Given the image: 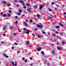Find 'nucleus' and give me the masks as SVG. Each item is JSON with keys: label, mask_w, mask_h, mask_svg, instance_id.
Returning a JSON list of instances; mask_svg holds the SVG:
<instances>
[{"label": "nucleus", "mask_w": 66, "mask_h": 66, "mask_svg": "<svg viewBox=\"0 0 66 66\" xmlns=\"http://www.w3.org/2000/svg\"><path fill=\"white\" fill-rule=\"evenodd\" d=\"M43 8V6L42 5H40L39 7V10L40 11H42V9Z\"/></svg>", "instance_id": "nucleus-1"}, {"label": "nucleus", "mask_w": 66, "mask_h": 66, "mask_svg": "<svg viewBox=\"0 0 66 66\" xmlns=\"http://www.w3.org/2000/svg\"><path fill=\"white\" fill-rule=\"evenodd\" d=\"M40 24H41V26H40V25L39 24H38V25H37V27H38V28H40V27L41 28H43V26H42V25H43V24L40 23Z\"/></svg>", "instance_id": "nucleus-2"}, {"label": "nucleus", "mask_w": 66, "mask_h": 66, "mask_svg": "<svg viewBox=\"0 0 66 66\" xmlns=\"http://www.w3.org/2000/svg\"><path fill=\"white\" fill-rule=\"evenodd\" d=\"M41 49H42V48L40 47H38L36 50L37 51H40L41 50Z\"/></svg>", "instance_id": "nucleus-3"}, {"label": "nucleus", "mask_w": 66, "mask_h": 66, "mask_svg": "<svg viewBox=\"0 0 66 66\" xmlns=\"http://www.w3.org/2000/svg\"><path fill=\"white\" fill-rule=\"evenodd\" d=\"M21 2L22 3V4L23 6H24L25 5V4L23 3V1H21Z\"/></svg>", "instance_id": "nucleus-4"}, {"label": "nucleus", "mask_w": 66, "mask_h": 66, "mask_svg": "<svg viewBox=\"0 0 66 66\" xmlns=\"http://www.w3.org/2000/svg\"><path fill=\"white\" fill-rule=\"evenodd\" d=\"M17 15L19 16H20V15H21V13L20 12H18L17 13Z\"/></svg>", "instance_id": "nucleus-5"}, {"label": "nucleus", "mask_w": 66, "mask_h": 66, "mask_svg": "<svg viewBox=\"0 0 66 66\" xmlns=\"http://www.w3.org/2000/svg\"><path fill=\"white\" fill-rule=\"evenodd\" d=\"M27 11L29 12H31V8H29L27 9Z\"/></svg>", "instance_id": "nucleus-6"}, {"label": "nucleus", "mask_w": 66, "mask_h": 66, "mask_svg": "<svg viewBox=\"0 0 66 66\" xmlns=\"http://www.w3.org/2000/svg\"><path fill=\"white\" fill-rule=\"evenodd\" d=\"M29 44H30V43L29 42H28L27 41H26V45H29Z\"/></svg>", "instance_id": "nucleus-7"}, {"label": "nucleus", "mask_w": 66, "mask_h": 66, "mask_svg": "<svg viewBox=\"0 0 66 66\" xmlns=\"http://www.w3.org/2000/svg\"><path fill=\"white\" fill-rule=\"evenodd\" d=\"M24 24L25 25V26H26V27L28 26V25L27 24V22H24Z\"/></svg>", "instance_id": "nucleus-8"}, {"label": "nucleus", "mask_w": 66, "mask_h": 66, "mask_svg": "<svg viewBox=\"0 0 66 66\" xmlns=\"http://www.w3.org/2000/svg\"><path fill=\"white\" fill-rule=\"evenodd\" d=\"M3 17H6V14L5 13L3 14Z\"/></svg>", "instance_id": "nucleus-9"}, {"label": "nucleus", "mask_w": 66, "mask_h": 66, "mask_svg": "<svg viewBox=\"0 0 66 66\" xmlns=\"http://www.w3.org/2000/svg\"><path fill=\"white\" fill-rule=\"evenodd\" d=\"M52 17H53V16H52V15H51V16L50 17H49L48 18H49L50 19H51Z\"/></svg>", "instance_id": "nucleus-10"}, {"label": "nucleus", "mask_w": 66, "mask_h": 66, "mask_svg": "<svg viewBox=\"0 0 66 66\" xmlns=\"http://www.w3.org/2000/svg\"><path fill=\"white\" fill-rule=\"evenodd\" d=\"M26 31L27 32H28V34H29V32H30V30L29 29L27 30Z\"/></svg>", "instance_id": "nucleus-11"}, {"label": "nucleus", "mask_w": 66, "mask_h": 66, "mask_svg": "<svg viewBox=\"0 0 66 66\" xmlns=\"http://www.w3.org/2000/svg\"><path fill=\"white\" fill-rule=\"evenodd\" d=\"M11 64H12V65H13V66H14V65H15L14 62H11Z\"/></svg>", "instance_id": "nucleus-12"}, {"label": "nucleus", "mask_w": 66, "mask_h": 66, "mask_svg": "<svg viewBox=\"0 0 66 66\" xmlns=\"http://www.w3.org/2000/svg\"><path fill=\"white\" fill-rule=\"evenodd\" d=\"M52 53L53 54L54 53H55V51H54V50H52Z\"/></svg>", "instance_id": "nucleus-13"}, {"label": "nucleus", "mask_w": 66, "mask_h": 66, "mask_svg": "<svg viewBox=\"0 0 66 66\" xmlns=\"http://www.w3.org/2000/svg\"><path fill=\"white\" fill-rule=\"evenodd\" d=\"M18 11L19 13H21L22 12V10L21 9H19L18 10Z\"/></svg>", "instance_id": "nucleus-14"}, {"label": "nucleus", "mask_w": 66, "mask_h": 66, "mask_svg": "<svg viewBox=\"0 0 66 66\" xmlns=\"http://www.w3.org/2000/svg\"><path fill=\"white\" fill-rule=\"evenodd\" d=\"M41 54H43V55H44L45 54V53L43 52V51H42L41 52Z\"/></svg>", "instance_id": "nucleus-15"}, {"label": "nucleus", "mask_w": 66, "mask_h": 66, "mask_svg": "<svg viewBox=\"0 0 66 66\" xmlns=\"http://www.w3.org/2000/svg\"><path fill=\"white\" fill-rule=\"evenodd\" d=\"M7 5L8 6H11V4L10 3H8L7 4Z\"/></svg>", "instance_id": "nucleus-16"}, {"label": "nucleus", "mask_w": 66, "mask_h": 66, "mask_svg": "<svg viewBox=\"0 0 66 66\" xmlns=\"http://www.w3.org/2000/svg\"><path fill=\"white\" fill-rule=\"evenodd\" d=\"M7 15L9 17H10L11 16V13H9L7 14Z\"/></svg>", "instance_id": "nucleus-17"}, {"label": "nucleus", "mask_w": 66, "mask_h": 66, "mask_svg": "<svg viewBox=\"0 0 66 66\" xmlns=\"http://www.w3.org/2000/svg\"><path fill=\"white\" fill-rule=\"evenodd\" d=\"M57 48L59 50H61V47L59 46H58L57 47Z\"/></svg>", "instance_id": "nucleus-18"}, {"label": "nucleus", "mask_w": 66, "mask_h": 66, "mask_svg": "<svg viewBox=\"0 0 66 66\" xmlns=\"http://www.w3.org/2000/svg\"><path fill=\"white\" fill-rule=\"evenodd\" d=\"M60 26H56V29H58V28H60Z\"/></svg>", "instance_id": "nucleus-19"}, {"label": "nucleus", "mask_w": 66, "mask_h": 66, "mask_svg": "<svg viewBox=\"0 0 66 66\" xmlns=\"http://www.w3.org/2000/svg\"><path fill=\"white\" fill-rule=\"evenodd\" d=\"M59 25H60V26H64V25L62 23L59 24Z\"/></svg>", "instance_id": "nucleus-20"}, {"label": "nucleus", "mask_w": 66, "mask_h": 66, "mask_svg": "<svg viewBox=\"0 0 66 66\" xmlns=\"http://www.w3.org/2000/svg\"><path fill=\"white\" fill-rule=\"evenodd\" d=\"M64 43H65V41H62V45H64Z\"/></svg>", "instance_id": "nucleus-21"}, {"label": "nucleus", "mask_w": 66, "mask_h": 66, "mask_svg": "<svg viewBox=\"0 0 66 66\" xmlns=\"http://www.w3.org/2000/svg\"><path fill=\"white\" fill-rule=\"evenodd\" d=\"M3 3H4V4H6V2H5V1H3Z\"/></svg>", "instance_id": "nucleus-22"}, {"label": "nucleus", "mask_w": 66, "mask_h": 66, "mask_svg": "<svg viewBox=\"0 0 66 66\" xmlns=\"http://www.w3.org/2000/svg\"><path fill=\"white\" fill-rule=\"evenodd\" d=\"M15 23L16 24H17V23H18V21H16L15 22Z\"/></svg>", "instance_id": "nucleus-23"}, {"label": "nucleus", "mask_w": 66, "mask_h": 66, "mask_svg": "<svg viewBox=\"0 0 66 66\" xmlns=\"http://www.w3.org/2000/svg\"><path fill=\"white\" fill-rule=\"evenodd\" d=\"M48 10H49V11H50V12H52V10H51V9H48Z\"/></svg>", "instance_id": "nucleus-24"}, {"label": "nucleus", "mask_w": 66, "mask_h": 66, "mask_svg": "<svg viewBox=\"0 0 66 66\" xmlns=\"http://www.w3.org/2000/svg\"><path fill=\"white\" fill-rule=\"evenodd\" d=\"M42 32L43 34H46V32H45L44 31H42Z\"/></svg>", "instance_id": "nucleus-25"}, {"label": "nucleus", "mask_w": 66, "mask_h": 66, "mask_svg": "<svg viewBox=\"0 0 66 66\" xmlns=\"http://www.w3.org/2000/svg\"><path fill=\"white\" fill-rule=\"evenodd\" d=\"M37 17H40V15L39 14L37 15Z\"/></svg>", "instance_id": "nucleus-26"}, {"label": "nucleus", "mask_w": 66, "mask_h": 66, "mask_svg": "<svg viewBox=\"0 0 66 66\" xmlns=\"http://www.w3.org/2000/svg\"><path fill=\"white\" fill-rule=\"evenodd\" d=\"M38 37L39 38H40V37H41V35H38Z\"/></svg>", "instance_id": "nucleus-27"}, {"label": "nucleus", "mask_w": 66, "mask_h": 66, "mask_svg": "<svg viewBox=\"0 0 66 66\" xmlns=\"http://www.w3.org/2000/svg\"><path fill=\"white\" fill-rule=\"evenodd\" d=\"M34 7H35V8H37V6H36V5H34Z\"/></svg>", "instance_id": "nucleus-28"}, {"label": "nucleus", "mask_w": 66, "mask_h": 66, "mask_svg": "<svg viewBox=\"0 0 66 66\" xmlns=\"http://www.w3.org/2000/svg\"><path fill=\"white\" fill-rule=\"evenodd\" d=\"M4 57H5L6 56V54H4Z\"/></svg>", "instance_id": "nucleus-29"}, {"label": "nucleus", "mask_w": 66, "mask_h": 66, "mask_svg": "<svg viewBox=\"0 0 66 66\" xmlns=\"http://www.w3.org/2000/svg\"><path fill=\"white\" fill-rule=\"evenodd\" d=\"M27 8V7L26 6H24V7H23V9H26Z\"/></svg>", "instance_id": "nucleus-30"}, {"label": "nucleus", "mask_w": 66, "mask_h": 66, "mask_svg": "<svg viewBox=\"0 0 66 66\" xmlns=\"http://www.w3.org/2000/svg\"><path fill=\"white\" fill-rule=\"evenodd\" d=\"M6 29V27H4L3 28V30H5Z\"/></svg>", "instance_id": "nucleus-31"}, {"label": "nucleus", "mask_w": 66, "mask_h": 66, "mask_svg": "<svg viewBox=\"0 0 66 66\" xmlns=\"http://www.w3.org/2000/svg\"><path fill=\"white\" fill-rule=\"evenodd\" d=\"M16 6L17 7H19V5L18 4L16 5Z\"/></svg>", "instance_id": "nucleus-32"}, {"label": "nucleus", "mask_w": 66, "mask_h": 66, "mask_svg": "<svg viewBox=\"0 0 66 66\" xmlns=\"http://www.w3.org/2000/svg\"><path fill=\"white\" fill-rule=\"evenodd\" d=\"M30 22H32V20H30Z\"/></svg>", "instance_id": "nucleus-33"}, {"label": "nucleus", "mask_w": 66, "mask_h": 66, "mask_svg": "<svg viewBox=\"0 0 66 66\" xmlns=\"http://www.w3.org/2000/svg\"><path fill=\"white\" fill-rule=\"evenodd\" d=\"M9 13H12V11H11V10H9Z\"/></svg>", "instance_id": "nucleus-34"}, {"label": "nucleus", "mask_w": 66, "mask_h": 66, "mask_svg": "<svg viewBox=\"0 0 66 66\" xmlns=\"http://www.w3.org/2000/svg\"><path fill=\"white\" fill-rule=\"evenodd\" d=\"M15 18H18V16H16L15 17Z\"/></svg>", "instance_id": "nucleus-35"}, {"label": "nucleus", "mask_w": 66, "mask_h": 66, "mask_svg": "<svg viewBox=\"0 0 66 66\" xmlns=\"http://www.w3.org/2000/svg\"><path fill=\"white\" fill-rule=\"evenodd\" d=\"M23 30H24V31H26V28H24L23 29Z\"/></svg>", "instance_id": "nucleus-36"}, {"label": "nucleus", "mask_w": 66, "mask_h": 66, "mask_svg": "<svg viewBox=\"0 0 66 66\" xmlns=\"http://www.w3.org/2000/svg\"><path fill=\"white\" fill-rule=\"evenodd\" d=\"M29 4H26V6H29Z\"/></svg>", "instance_id": "nucleus-37"}, {"label": "nucleus", "mask_w": 66, "mask_h": 66, "mask_svg": "<svg viewBox=\"0 0 66 66\" xmlns=\"http://www.w3.org/2000/svg\"><path fill=\"white\" fill-rule=\"evenodd\" d=\"M60 35H62L63 33H62V32H60Z\"/></svg>", "instance_id": "nucleus-38"}, {"label": "nucleus", "mask_w": 66, "mask_h": 66, "mask_svg": "<svg viewBox=\"0 0 66 66\" xmlns=\"http://www.w3.org/2000/svg\"><path fill=\"white\" fill-rule=\"evenodd\" d=\"M6 58H7V57H9V56H6L5 57Z\"/></svg>", "instance_id": "nucleus-39"}, {"label": "nucleus", "mask_w": 66, "mask_h": 66, "mask_svg": "<svg viewBox=\"0 0 66 66\" xmlns=\"http://www.w3.org/2000/svg\"><path fill=\"white\" fill-rule=\"evenodd\" d=\"M52 5H54V2H53L52 3Z\"/></svg>", "instance_id": "nucleus-40"}, {"label": "nucleus", "mask_w": 66, "mask_h": 66, "mask_svg": "<svg viewBox=\"0 0 66 66\" xmlns=\"http://www.w3.org/2000/svg\"><path fill=\"white\" fill-rule=\"evenodd\" d=\"M50 65V64L49 63H47V65Z\"/></svg>", "instance_id": "nucleus-41"}, {"label": "nucleus", "mask_w": 66, "mask_h": 66, "mask_svg": "<svg viewBox=\"0 0 66 66\" xmlns=\"http://www.w3.org/2000/svg\"><path fill=\"white\" fill-rule=\"evenodd\" d=\"M32 36H34L35 35V34H33L32 35Z\"/></svg>", "instance_id": "nucleus-42"}, {"label": "nucleus", "mask_w": 66, "mask_h": 66, "mask_svg": "<svg viewBox=\"0 0 66 66\" xmlns=\"http://www.w3.org/2000/svg\"><path fill=\"white\" fill-rule=\"evenodd\" d=\"M20 51H17V53H20Z\"/></svg>", "instance_id": "nucleus-43"}, {"label": "nucleus", "mask_w": 66, "mask_h": 66, "mask_svg": "<svg viewBox=\"0 0 66 66\" xmlns=\"http://www.w3.org/2000/svg\"><path fill=\"white\" fill-rule=\"evenodd\" d=\"M3 13L2 12H1V15H3Z\"/></svg>", "instance_id": "nucleus-44"}, {"label": "nucleus", "mask_w": 66, "mask_h": 66, "mask_svg": "<svg viewBox=\"0 0 66 66\" xmlns=\"http://www.w3.org/2000/svg\"><path fill=\"white\" fill-rule=\"evenodd\" d=\"M25 62H27V60H26L24 61Z\"/></svg>", "instance_id": "nucleus-45"}, {"label": "nucleus", "mask_w": 66, "mask_h": 66, "mask_svg": "<svg viewBox=\"0 0 66 66\" xmlns=\"http://www.w3.org/2000/svg\"><path fill=\"white\" fill-rule=\"evenodd\" d=\"M30 59L31 60H32V58L31 57H30Z\"/></svg>", "instance_id": "nucleus-46"}, {"label": "nucleus", "mask_w": 66, "mask_h": 66, "mask_svg": "<svg viewBox=\"0 0 66 66\" xmlns=\"http://www.w3.org/2000/svg\"><path fill=\"white\" fill-rule=\"evenodd\" d=\"M1 44H3V43H4V42H1Z\"/></svg>", "instance_id": "nucleus-47"}, {"label": "nucleus", "mask_w": 66, "mask_h": 66, "mask_svg": "<svg viewBox=\"0 0 66 66\" xmlns=\"http://www.w3.org/2000/svg\"><path fill=\"white\" fill-rule=\"evenodd\" d=\"M56 33H57V34H59V32L57 31H56Z\"/></svg>", "instance_id": "nucleus-48"}, {"label": "nucleus", "mask_w": 66, "mask_h": 66, "mask_svg": "<svg viewBox=\"0 0 66 66\" xmlns=\"http://www.w3.org/2000/svg\"><path fill=\"white\" fill-rule=\"evenodd\" d=\"M54 42H56V39H54Z\"/></svg>", "instance_id": "nucleus-49"}, {"label": "nucleus", "mask_w": 66, "mask_h": 66, "mask_svg": "<svg viewBox=\"0 0 66 66\" xmlns=\"http://www.w3.org/2000/svg\"><path fill=\"white\" fill-rule=\"evenodd\" d=\"M3 36H5V34H4L3 35Z\"/></svg>", "instance_id": "nucleus-50"}, {"label": "nucleus", "mask_w": 66, "mask_h": 66, "mask_svg": "<svg viewBox=\"0 0 66 66\" xmlns=\"http://www.w3.org/2000/svg\"><path fill=\"white\" fill-rule=\"evenodd\" d=\"M53 36H56V35L54 34H53Z\"/></svg>", "instance_id": "nucleus-51"}, {"label": "nucleus", "mask_w": 66, "mask_h": 66, "mask_svg": "<svg viewBox=\"0 0 66 66\" xmlns=\"http://www.w3.org/2000/svg\"><path fill=\"white\" fill-rule=\"evenodd\" d=\"M11 28H14V27H13V26H11Z\"/></svg>", "instance_id": "nucleus-52"}, {"label": "nucleus", "mask_w": 66, "mask_h": 66, "mask_svg": "<svg viewBox=\"0 0 66 66\" xmlns=\"http://www.w3.org/2000/svg\"><path fill=\"white\" fill-rule=\"evenodd\" d=\"M22 60H24V57H23L22 58Z\"/></svg>", "instance_id": "nucleus-53"}, {"label": "nucleus", "mask_w": 66, "mask_h": 66, "mask_svg": "<svg viewBox=\"0 0 66 66\" xmlns=\"http://www.w3.org/2000/svg\"><path fill=\"white\" fill-rule=\"evenodd\" d=\"M14 44L15 45H17V43H15Z\"/></svg>", "instance_id": "nucleus-54"}, {"label": "nucleus", "mask_w": 66, "mask_h": 66, "mask_svg": "<svg viewBox=\"0 0 66 66\" xmlns=\"http://www.w3.org/2000/svg\"><path fill=\"white\" fill-rule=\"evenodd\" d=\"M14 48V47H12V49H13Z\"/></svg>", "instance_id": "nucleus-55"}, {"label": "nucleus", "mask_w": 66, "mask_h": 66, "mask_svg": "<svg viewBox=\"0 0 66 66\" xmlns=\"http://www.w3.org/2000/svg\"><path fill=\"white\" fill-rule=\"evenodd\" d=\"M25 33H26V34H27H27H29V33H28V32H25Z\"/></svg>", "instance_id": "nucleus-56"}, {"label": "nucleus", "mask_w": 66, "mask_h": 66, "mask_svg": "<svg viewBox=\"0 0 66 66\" xmlns=\"http://www.w3.org/2000/svg\"><path fill=\"white\" fill-rule=\"evenodd\" d=\"M56 6H57V7H58L59 6V5H56Z\"/></svg>", "instance_id": "nucleus-57"}, {"label": "nucleus", "mask_w": 66, "mask_h": 66, "mask_svg": "<svg viewBox=\"0 0 66 66\" xmlns=\"http://www.w3.org/2000/svg\"><path fill=\"white\" fill-rule=\"evenodd\" d=\"M59 39H60V40H62L61 38H59Z\"/></svg>", "instance_id": "nucleus-58"}, {"label": "nucleus", "mask_w": 66, "mask_h": 66, "mask_svg": "<svg viewBox=\"0 0 66 66\" xmlns=\"http://www.w3.org/2000/svg\"><path fill=\"white\" fill-rule=\"evenodd\" d=\"M19 32H21V30H19Z\"/></svg>", "instance_id": "nucleus-59"}, {"label": "nucleus", "mask_w": 66, "mask_h": 66, "mask_svg": "<svg viewBox=\"0 0 66 66\" xmlns=\"http://www.w3.org/2000/svg\"><path fill=\"white\" fill-rule=\"evenodd\" d=\"M52 30L53 31H55V30L54 29H53Z\"/></svg>", "instance_id": "nucleus-60"}, {"label": "nucleus", "mask_w": 66, "mask_h": 66, "mask_svg": "<svg viewBox=\"0 0 66 66\" xmlns=\"http://www.w3.org/2000/svg\"><path fill=\"white\" fill-rule=\"evenodd\" d=\"M57 9V8H55V11H56V10Z\"/></svg>", "instance_id": "nucleus-61"}, {"label": "nucleus", "mask_w": 66, "mask_h": 66, "mask_svg": "<svg viewBox=\"0 0 66 66\" xmlns=\"http://www.w3.org/2000/svg\"><path fill=\"white\" fill-rule=\"evenodd\" d=\"M63 14H66V12H64Z\"/></svg>", "instance_id": "nucleus-62"}, {"label": "nucleus", "mask_w": 66, "mask_h": 66, "mask_svg": "<svg viewBox=\"0 0 66 66\" xmlns=\"http://www.w3.org/2000/svg\"><path fill=\"white\" fill-rule=\"evenodd\" d=\"M47 60H44V62H47Z\"/></svg>", "instance_id": "nucleus-63"}, {"label": "nucleus", "mask_w": 66, "mask_h": 66, "mask_svg": "<svg viewBox=\"0 0 66 66\" xmlns=\"http://www.w3.org/2000/svg\"><path fill=\"white\" fill-rule=\"evenodd\" d=\"M37 29H35V30L36 31H37Z\"/></svg>", "instance_id": "nucleus-64"}]
</instances>
